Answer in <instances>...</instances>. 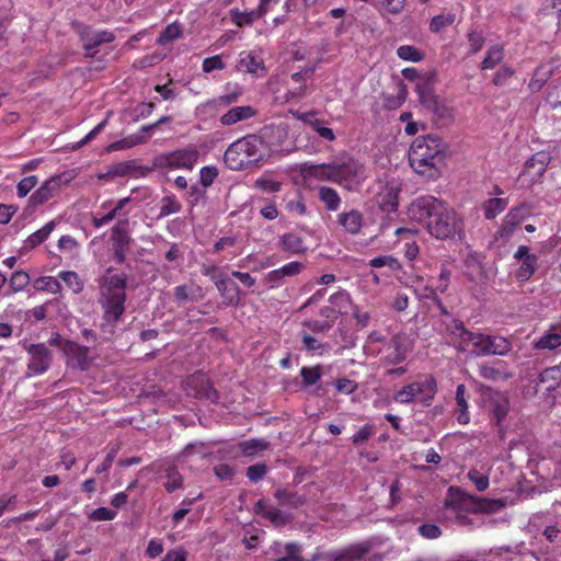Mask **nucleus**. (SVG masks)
I'll list each match as a JSON object with an SVG mask.
<instances>
[{"mask_svg": "<svg viewBox=\"0 0 561 561\" xmlns=\"http://www.w3.org/2000/svg\"><path fill=\"white\" fill-rule=\"evenodd\" d=\"M390 347H392L393 351L387 355L386 362L391 365L402 363L410 351L407 335L403 333L393 335L390 341Z\"/></svg>", "mask_w": 561, "mask_h": 561, "instance_id": "nucleus-22", "label": "nucleus"}, {"mask_svg": "<svg viewBox=\"0 0 561 561\" xmlns=\"http://www.w3.org/2000/svg\"><path fill=\"white\" fill-rule=\"evenodd\" d=\"M470 343L478 350V356H505L512 350V343L503 336L473 333Z\"/></svg>", "mask_w": 561, "mask_h": 561, "instance_id": "nucleus-9", "label": "nucleus"}, {"mask_svg": "<svg viewBox=\"0 0 561 561\" xmlns=\"http://www.w3.org/2000/svg\"><path fill=\"white\" fill-rule=\"evenodd\" d=\"M203 71L208 73L213 70H221L225 68V64L222 62L219 55L207 57L203 60L202 65Z\"/></svg>", "mask_w": 561, "mask_h": 561, "instance_id": "nucleus-63", "label": "nucleus"}, {"mask_svg": "<svg viewBox=\"0 0 561 561\" xmlns=\"http://www.w3.org/2000/svg\"><path fill=\"white\" fill-rule=\"evenodd\" d=\"M27 376L45 374L53 364V352L44 343L28 344L26 347Z\"/></svg>", "mask_w": 561, "mask_h": 561, "instance_id": "nucleus-11", "label": "nucleus"}, {"mask_svg": "<svg viewBox=\"0 0 561 561\" xmlns=\"http://www.w3.org/2000/svg\"><path fill=\"white\" fill-rule=\"evenodd\" d=\"M253 186L256 190L271 194L278 192L282 187V183L271 176L263 175L254 182Z\"/></svg>", "mask_w": 561, "mask_h": 561, "instance_id": "nucleus-51", "label": "nucleus"}, {"mask_svg": "<svg viewBox=\"0 0 561 561\" xmlns=\"http://www.w3.org/2000/svg\"><path fill=\"white\" fill-rule=\"evenodd\" d=\"M280 247L291 254H301L308 251L306 233L290 231L280 237Z\"/></svg>", "mask_w": 561, "mask_h": 561, "instance_id": "nucleus-20", "label": "nucleus"}, {"mask_svg": "<svg viewBox=\"0 0 561 561\" xmlns=\"http://www.w3.org/2000/svg\"><path fill=\"white\" fill-rule=\"evenodd\" d=\"M304 325L312 333H327L332 328V320H308L304 322Z\"/></svg>", "mask_w": 561, "mask_h": 561, "instance_id": "nucleus-59", "label": "nucleus"}, {"mask_svg": "<svg viewBox=\"0 0 561 561\" xmlns=\"http://www.w3.org/2000/svg\"><path fill=\"white\" fill-rule=\"evenodd\" d=\"M417 531L426 539H437L442 536L440 528L435 524H423L419 526Z\"/></svg>", "mask_w": 561, "mask_h": 561, "instance_id": "nucleus-62", "label": "nucleus"}, {"mask_svg": "<svg viewBox=\"0 0 561 561\" xmlns=\"http://www.w3.org/2000/svg\"><path fill=\"white\" fill-rule=\"evenodd\" d=\"M165 478L164 488L168 492H173L183 486V478L178 471L175 467H169L165 469Z\"/></svg>", "mask_w": 561, "mask_h": 561, "instance_id": "nucleus-48", "label": "nucleus"}, {"mask_svg": "<svg viewBox=\"0 0 561 561\" xmlns=\"http://www.w3.org/2000/svg\"><path fill=\"white\" fill-rule=\"evenodd\" d=\"M437 393V383L433 376L427 375L398 390L393 400L401 404L417 402L423 407H430Z\"/></svg>", "mask_w": 561, "mask_h": 561, "instance_id": "nucleus-6", "label": "nucleus"}, {"mask_svg": "<svg viewBox=\"0 0 561 561\" xmlns=\"http://www.w3.org/2000/svg\"><path fill=\"white\" fill-rule=\"evenodd\" d=\"M445 158L444 146L439 138L433 135L417 137L409 151L411 167L420 174L433 175Z\"/></svg>", "mask_w": 561, "mask_h": 561, "instance_id": "nucleus-5", "label": "nucleus"}, {"mask_svg": "<svg viewBox=\"0 0 561 561\" xmlns=\"http://www.w3.org/2000/svg\"><path fill=\"white\" fill-rule=\"evenodd\" d=\"M380 9L390 14H399L403 11L407 0H377Z\"/></svg>", "mask_w": 561, "mask_h": 561, "instance_id": "nucleus-58", "label": "nucleus"}, {"mask_svg": "<svg viewBox=\"0 0 561 561\" xmlns=\"http://www.w3.org/2000/svg\"><path fill=\"white\" fill-rule=\"evenodd\" d=\"M256 114V111L250 105L236 106L230 108L220 117V123L224 126L234 125L239 122L249 119Z\"/></svg>", "mask_w": 561, "mask_h": 561, "instance_id": "nucleus-24", "label": "nucleus"}, {"mask_svg": "<svg viewBox=\"0 0 561 561\" xmlns=\"http://www.w3.org/2000/svg\"><path fill=\"white\" fill-rule=\"evenodd\" d=\"M446 331L459 341L460 344H469L474 332L467 330L458 319H451L446 323Z\"/></svg>", "mask_w": 561, "mask_h": 561, "instance_id": "nucleus-33", "label": "nucleus"}, {"mask_svg": "<svg viewBox=\"0 0 561 561\" xmlns=\"http://www.w3.org/2000/svg\"><path fill=\"white\" fill-rule=\"evenodd\" d=\"M110 266L99 280V302L104 311L103 320L112 325L116 323L125 311L127 276L124 273H114Z\"/></svg>", "mask_w": 561, "mask_h": 561, "instance_id": "nucleus-2", "label": "nucleus"}, {"mask_svg": "<svg viewBox=\"0 0 561 561\" xmlns=\"http://www.w3.org/2000/svg\"><path fill=\"white\" fill-rule=\"evenodd\" d=\"M451 505L455 508H466L472 513H497L506 506V501L502 499H485L473 496L459 488L450 486Z\"/></svg>", "mask_w": 561, "mask_h": 561, "instance_id": "nucleus-7", "label": "nucleus"}, {"mask_svg": "<svg viewBox=\"0 0 561 561\" xmlns=\"http://www.w3.org/2000/svg\"><path fill=\"white\" fill-rule=\"evenodd\" d=\"M551 157L546 151H539L529 158L524 165L518 180L527 186H533L546 173L547 167L550 163Z\"/></svg>", "mask_w": 561, "mask_h": 561, "instance_id": "nucleus-12", "label": "nucleus"}, {"mask_svg": "<svg viewBox=\"0 0 561 561\" xmlns=\"http://www.w3.org/2000/svg\"><path fill=\"white\" fill-rule=\"evenodd\" d=\"M337 222L344 230L351 234H357L363 226V215L360 211L352 209L346 213H341L337 216Z\"/></svg>", "mask_w": 561, "mask_h": 561, "instance_id": "nucleus-27", "label": "nucleus"}, {"mask_svg": "<svg viewBox=\"0 0 561 561\" xmlns=\"http://www.w3.org/2000/svg\"><path fill=\"white\" fill-rule=\"evenodd\" d=\"M146 141V138L141 135H131L124 139L117 140L108 146L110 151L124 150L135 147Z\"/></svg>", "mask_w": 561, "mask_h": 561, "instance_id": "nucleus-50", "label": "nucleus"}, {"mask_svg": "<svg viewBox=\"0 0 561 561\" xmlns=\"http://www.w3.org/2000/svg\"><path fill=\"white\" fill-rule=\"evenodd\" d=\"M399 58L407 61H421L423 59V53L411 45H403L397 49Z\"/></svg>", "mask_w": 561, "mask_h": 561, "instance_id": "nucleus-54", "label": "nucleus"}, {"mask_svg": "<svg viewBox=\"0 0 561 561\" xmlns=\"http://www.w3.org/2000/svg\"><path fill=\"white\" fill-rule=\"evenodd\" d=\"M204 296L203 288L194 283L179 285L174 288V301L179 306L199 301Z\"/></svg>", "mask_w": 561, "mask_h": 561, "instance_id": "nucleus-21", "label": "nucleus"}, {"mask_svg": "<svg viewBox=\"0 0 561 561\" xmlns=\"http://www.w3.org/2000/svg\"><path fill=\"white\" fill-rule=\"evenodd\" d=\"M369 265L375 268L387 266L391 271H398L401 268L400 262L392 255L376 256L370 260Z\"/></svg>", "mask_w": 561, "mask_h": 561, "instance_id": "nucleus-52", "label": "nucleus"}, {"mask_svg": "<svg viewBox=\"0 0 561 561\" xmlns=\"http://www.w3.org/2000/svg\"><path fill=\"white\" fill-rule=\"evenodd\" d=\"M67 182L64 181L62 175L51 176L46 180L30 197L28 205L32 207H36L38 205H43L54 196H56L61 186Z\"/></svg>", "mask_w": 561, "mask_h": 561, "instance_id": "nucleus-16", "label": "nucleus"}, {"mask_svg": "<svg viewBox=\"0 0 561 561\" xmlns=\"http://www.w3.org/2000/svg\"><path fill=\"white\" fill-rule=\"evenodd\" d=\"M117 513L107 507H98L90 515L89 518L92 520H113Z\"/></svg>", "mask_w": 561, "mask_h": 561, "instance_id": "nucleus-64", "label": "nucleus"}, {"mask_svg": "<svg viewBox=\"0 0 561 561\" xmlns=\"http://www.w3.org/2000/svg\"><path fill=\"white\" fill-rule=\"evenodd\" d=\"M181 209H182V205L178 201L175 195H173V194L165 195L161 199L159 218H163V217H167L169 215L176 214Z\"/></svg>", "mask_w": 561, "mask_h": 561, "instance_id": "nucleus-45", "label": "nucleus"}, {"mask_svg": "<svg viewBox=\"0 0 561 561\" xmlns=\"http://www.w3.org/2000/svg\"><path fill=\"white\" fill-rule=\"evenodd\" d=\"M309 169L314 178L337 183L348 191L358 188L366 178L363 164L347 156L331 163L311 165Z\"/></svg>", "mask_w": 561, "mask_h": 561, "instance_id": "nucleus-3", "label": "nucleus"}, {"mask_svg": "<svg viewBox=\"0 0 561 561\" xmlns=\"http://www.w3.org/2000/svg\"><path fill=\"white\" fill-rule=\"evenodd\" d=\"M55 228V221L51 220L37 231L33 232L24 242V248L33 249L43 243Z\"/></svg>", "mask_w": 561, "mask_h": 561, "instance_id": "nucleus-38", "label": "nucleus"}, {"mask_svg": "<svg viewBox=\"0 0 561 561\" xmlns=\"http://www.w3.org/2000/svg\"><path fill=\"white\" fill-rule=\"evenodd\" d=\"M34 287L36 290L48 291L50 294H58L61 291V284L58 277L42 276L35 279Z\"/></svg>", "mask_w": 561, "mask_h": 561, "instance_id": "nucleus-41", "label": "nucleus"}, {"mask_svg": "<svg viewBox=\"0 0 561 561\" xmlns=\"http://www.w3.org/2000/svg\"><path fill=\"white\" fill-rule=\"evenodd\" d=\"M446 331L459 341L460 344H469L474 332L467 330L458 319H451L446 323Z\"/></svg>", "mask_w": 561, "mask_h": 561, "instance_id": "nucleus-34", "label": "nucleus"}, {"mask_svg": "<svg viewBox=\"0 0 561 561\" xmlns=\"http://www.w3.org/2000/svg\"><path fill=\"white\" fill-rule=\"evenodd\" d=\"M503 59V49L501 46L495 45L492 46L484 59L481 62L482 69H493L496 65H499Z\"/></svg>", "mask_w": 561, "mask_h": 561, "instance_id": "nucleus-49", "label": "nucleus"}, {"mask_svg": "<svg viewBox=\"0 0 561 561\" xmlns=\"http://www.w3.org/2000/svg\"><path fill=\"white\" fill-rule=\"evenodd\" d=\"M217 176L218 170L216 167H203L199 171V181L204 187L210 186Z\"/></svg>", "mask_w": 561, "mask_h": 561, "instance_id": "nucleus-60", "label": "nucleus"}, {"mask_svg": "<svg viewBox=\"0 0 561 561\" xmlns=\"http://www.w3.org/2000/svg\"><path fill=\"white\" fill-rule=\"evenodd\" d=\"M185 389L188 396L197 399H206L211 402H216L219 399L218 391L202 374L190 377L186 381Z\"/></svg>", "mask_w": 561, "mask_h": 561, "instance_id": "nucleus-15", "label": "nucleus"}, {"mask_svg": "<svg viewBox=\"0 0 561 561\" xmlns=\"http://www.w3.org/2000/svg\"><path fill=\"white\" fill-rule=\"evenodd\" d=\"M181 34H182L181 27L178 24L173 23V24L168 25L164 28V31L158 37L157 42L160 45H167L170 42L179 38L181 36Z\"/></svg>", "mask_w": 561, "mask_h": 561, "instance_id": "nucleus-55", "label": "nucleus"}, {"mask_svg": "<svg viewBox=\"0 0 561 561\" xmlns=\"http://www.w3.org/2000/svg\"><path fill=\"white\" fill-rule=\"evenodd\" d=\"M318 197L324 204L328 210L335 211L340 208L341 197L334 188L329 186H320L318 188Z\"/></svg>", "mask_w": 561, "mask_h": 561, "instance_id": "nucleus-35", "label": "nucleus"}, {"mask_svg": "<svg viewBox=\"0 0 561 561\" xmlns=\"http://www.w3.org/2000/svg\"><path fill=\"white\" fill-rule=\"evenodd\" d=\"M77 33L85 50H93L102 44L112 43L115 39L113 32L96 30L84 24L78 25Z\"/></svg>", "mask_w": 561, "mask_h": 561, "instance_id": "nucleus-13", "label": "nucleus"}, {"mask_svg": "<svg viewBox=\"0 0 561 561\" xmlns=\"http://www.w3.org/2000/svg\"><path fill=\"white\" fill-rule=\"evenodd\" d=\"M537 204L533 201H523L510 209L504 218L502 231L511 234L515 227L535 214Z\"/></svg>", "mask_w": 561, "mask_h": 561, "instance_id": "nucleus-14", "label": "nucleus"}, {"mask_svg": "<svg viewBox=\"0 0 561 561\" xmlns=\"http://www.w3.org/2000/svg\"><path fill=\"white\" fill-rule=\"evenodd\" d=\"M64 353L69 357L68 366L85 371L90 367L89 347L79 345L73 341H66L62 345Z\"/></svg>", "mask_w": 561, "mask_h": 561, "instance_id": "nucleus-18", "label": "nucleus"}, {"mask_svg": "<svg viewBox=\"0 0 561 561\" xmlns=\"http://www.w3.org/2000/svg\"><path fill=\"white\" fill-rule=\"evenodd\" d=\"M58 279L65 282L68 288L75 293L79 294L83 290V280L79 277V275L73 271H62L58 274Z\"/></svg>", "mask_w": 561, "mask_h": 561, "instance_id": "nucleus-43", "label": "nucleus"}, {"mask_svg": "<svg viewBox=\"0 0 561 561\" xmlns=\"http://www.w3.org/2000/svg\"><path fill=\"white\" fill-rule=\"evenodd\" d=\"M231 21L238 26L251 25L261 15L256 10L241 11L237 8L230 10Z\"/></svg>", "mask_w": 561, "mask_h": 561, "instance_id": "nucleus-40", "label": "nucleus"}, {"mask_svg": "<svg viewBox=\"0 0 561 561\" xmlns=\"http://www.w3.org/2000/svg\"><path fill=\"white\" fill-rule=\"evenodd\" d=\"M415 89L419 95V101L427 110L442 118H448L451 116L450 108L440 103L437 95H435L432 78L422 77L416 81Z\"/></svg>", "mask_w": 561, "mask_h": 561, "instance_id": "nucleus-10", "label": "nucleus"}, {"mask_svg": "<svg viewBox=\"0 0 561 561\" xmlns=\"http://www.w3.org/2000/svg\"><path fill=\"white\" fill-rule=\"evenodd\" d=\"M268 446L270 443L264 438H251L239 444L241 453L247 457H253L266 450Z\"/></svg>", "mask_w": 561, "mask_h": 561, "instance_id": "nucleus-37", "label": "nucleus"}, {"mask_svg": "<svg viewBox=\"0 0 561 561\" xmlns=\"http://www.w3.org/2000/svg\"><path fill=\"white\" fill-rule=\"evenodd\" d=\"M322 375L323 370L321 365H316L312 367L305 366L300 369V376L305 387L316 385L321 379Z\"/></svg>", "mask_w": 561, "mask_h": 561, "instance_id": "nucleus-44", "label": "nucleus"}, {"mask_svg": "<svg viewBox=\"0 0 561 561\" xmlns=\"http://www.w3.org/2000/svg\"><path fill=\"white\" fill-rule=\"evenodd\" d=\"M263 517L271 520L276 527H283L293 520V516L279 508L270 507L263 513Z\"/></svg>", "mask_w": 561, "mask_h": 561, "instance_id": "nucleus-42", "label": "nucleus"}, {"mask_svg": "<svg viewBox=\"0 0 561 561\" xmlns=\"http://www.w3.org/2000/svg\"><path fill=\"white\" fill-rule=\"evenodd\" d=\"M375 205L387 215L396 214L399 204L401 185L398 180H379L375 184Z\"/></svg>", "mask_w": 561, "mask_h": 561, "instance_id": "nucleus-8", "label": "nucleus"}, {"mask_svg": "<svg viewBox=\"0 0 561 561\" xmlns=\"http://www.w3.org/2000/svg\"><path fill=\"white\" fill-rule=\"evenodd\" d=\"M371 549L369 541L346 546L327 554L328 561H360Z\"/></svg>", "mask_w": 561, "mask_h": 561, "instance_id": "nucleus-19", "label": "nucleus"}, {"mask_svg": "<svg viewBox=\"0 0 561 561\" xmlns=\"http://www.w3.org/2000/svg\"><path fill=\"white\" fill-rule=\"evenodd\" d=\"M30 283V276L26 272L16 271L11 275L9 287L12 291L18 293L23 290Z\"/></svg>", "mask_w": 561, "mask_h": 561, "instance_id": "nucleus-53", "label": "nucleus"}, {"mask_svg": "<svg viewBox=\"0 0 561 561\" xmlns=\"http://www.w3.org/2000/svg\"><path fill=\"white\" fill-rule=\"evenodd\" d=\"M267 473V467L264 463H255L247 468V477L252 482H257Z\"/></svg>", "mask_w": 561, "mask_h": 561, "instance_id": "nucleus-61", "label": "nucleus"}, {"mask_svg": "<svg viewBox=\"0 0 561 561\" xmlns=\"http://www.w3.org/2000/svg\"><path fill=\"white\" fill-rule=\"evenodd\" d=\"M301 341L304 348L308 352H314L318 353L319 355H322L324 352L330 350V345L328 343H321L319 340L311 336L307 332L302 333Z\"/></svg>", "mask_w": 561, "mask_h": 561, "instance_id": "nucleus-47", "label": "nucleus"}, {"mask_svg": "<svg viewBox=\"0 0 561 561\" xmlns=\"http://www.w3.org/2000/svg\"><path fill=\"white\" fill-rule=\"evenodd\" d=\"M507 198H489L482 203V210L484 218L488 220L494 219L497 215L504 211L507 207Z\"/></svg>", "mask_w": 561, "mask_h": 561, "instance_id": "nucleus-32", "label": "nucleus"}, {"mask_svg": "<svg viewBox=\"0 0 561 561\" xmlns=\"http://www.w3.org/2000/svg\"><path fill=\"white\" fill-rule=\"evenodd\" d=\"M239 64L241 69L256 77H263L266 73L263 59L252 53H241Z\"/></svg>", "mask_w": 561, "mask_h": 561, "instance_id": "nucleus-26", "label": "nucleus"}, {"mask_svg": "<svg viewBox=\"0 0 561 561\" xmlns=\"http://www.w3.org/2000/svg\"><path fill=\"white\" fill-rule=\"evenodd\" d=\"M553 67L548 65L539 66L531 78L528 88L533 93L540 91L547 80L552 76Z\"/></svg>", "mask_w": 561, "mask_h": 561, "instance_id": "nucleus-36", "label": "nucleus"}, {"mask_svg": "<svg viewBox=\"0 0 561 561\" xmlns=\"http://www.w3.org/2000/svg\"><path fill=\"white\" fill-rule=\"evenodd\" d=\"M520 266L515 272V278L518 282L528 280L537 270L538 257H531L527 261H520Z\"/></svg>", "mask_w": 561, "mask_h": 561, "instance_id": "nucleus-46", "label": "nucleus"}, {"mask_svg": "<svg viewBox=\"0 0 561 561\" xmlns=\"http://www.w3.org/2000/svg\"><path fill=\"white\" fill-rule=\"evenodd\" d=\"M454 20H455L454 15H445V14L436 15L431 20L430 28L434 33H439L445 27L451 25L454 23Z\"/></svg>", "mask_w": 561, "mask_h": 561, "instance_id": "nucleus-57", "label": "nucleus"}, {"mask_svg": "<svg viewBox=\"0 0 561 561\" xmlns=\"http://www.w3.org/2000/svg\"><path fill=\"white\" fill-rule=\"evenodd\" d=\"M242 88L234 84L233 89L229 93H226L213 100H208L207 102L203 103L199 107L210 110H219L222 107H227L233 103H237L240 96L242 95Z\"/></svg>", "mask_w": 561, "mask_h": 561, "instance_id": "nucleus-25", "label": "nucleus"}, {"mask_svg": "<svg viewBox=\"0 0 561 561\" xmlns=\"http://www.w3.org/2000/svg\"><path fill=\"white\" fill-rule=\"evenodd\" d=\"M199 158V152L195 148H186L175 150L165 154L163 163L168 168L172 169H187L192 170Z\"/></svg>", "mask_w": 561, "mask_h": 561, "instance_id": "nucleus-17", "label": "nucleus"}, {"mask_svg": "<svg viewBox=\"0 0 561 561\" xmlns=\"http://www.w3.org/2000/svg\"><path fill=\"white\" fill-rule=\"evenodd\" d=\"M215 286L225 299L226 305L239 306L241 304L239 286L236 283L230 282L226 275L218 279Z\"/></svg>", "mask_w": 561, "mask_h": 561, "instance_id": "nucleus-23", "label": "nucleus"}, {"mask_svg": "<svg viewBox=\"0 0 561 561\" xmlns=\"http://www.w3.org/2000/svg\"><path fill=\"white\" fill-rule=\"evenodd\" d=\"M561 345V333L547 332L534 341V348L553 351Z\"/></svg>", "mask_w": 561, "mask_h": 561, "instance_id": "nucleus-39", "label": "nucleus"}, {"mask_svg": "<svg viewBox=\"0 0 561 561\" xmlns=\"http://www.w3.org/2000/svg\"><path fill=\"white\" fill-rule=\"evenodd\" d=\"M409 214L438 240L460 237L463 233L462 217L447 203L433 196L416 198L410 205Z\"/></svg>", "mask_w": 561, "mask_h": 561, "instance_id": "nucleus-1", "label": "nucleus"}, {"mask_svg": "<svg viewBox=\"0 0 561 561\" xmlns=\"http://www.w3.org/2000/svg\"><path fill=\"white\" fill-rule=\"evenodd\" d=\"M129 222L127 219L119 220L112 228V242L113 248L130 249L131 239L128 233Z\"/></svg>", "mask_w": 561, "mask_h": 561, "instance_id": "nucleus-29", "label": "nucleus"}, {"mask_svg": "<svg viewBox=\"0 0 561 561\" xmlns=\"http://www.w3.org/2000/svg\"><path fill=\"white\" fill-rule=\"evenodd\" d=\"M466 386L458 385L456 390V404H457V421L460 424H468L470 422V415L468 412V403L466 400Z\"/></svg>", "mask_w": 561, "mask_h": 561, "instance_id": "nucleus-31", "label": "nucleus"}, {"mask_svg": "<svg viewBox=\"0 0 561 561\" xmlns=\"http://www.w3.org/2000/svg\"><path fill=\"white\" fill-rule=\"evenodd\" d=\"M38 179L35 175L23 178L16 185L18 196L25 197L37 184Z\"/></svg>", "mask_w": 561, "mask_h": 561, "instance_id": "nucleus-56", "label": "nucleus"}, {"mask_svg": "<svg viewBox=\"0 0 561 561\" xmlns=\"http://www.w3.org/2000/svg\"><path fill=\"white\" fill-rule=\"evenodd\" d=\"M490 409L492 417L495 420L496 424L500 426L502 421L507 416L510 411V400L503 393H495L490 401Z\"/></svg>", "mask_w": 561, "mask_h": 561, "instance_id": "nucleus-28", "label": "nucleus"}, {"mask_svg": "<svg viewBox=\"0 0 561 561\" xmlns=\"http://www.w3.org/2000/svg\"><path fill=\"white\" fill-rule=\"evenodd\" d=\"M274 497L282 506H287L289 508H298L307 502L305 495H300L297 492L289 491L287 489H277L274 493Z\"/></svg>", "mask_w": 561, "mask_h": 561, "instance_id": "nucleus-30", "label": "nucleus"}, {"mask_svg": "<svg viewBox=\"0 0 561 561\" xmlns=\"http://www.w3.org/2000/svg\"><path fill=\"white\" fill-rule=\"evenodd\" d=\"M267 156L268 148L263 138L248 135L228 147L224 160L230 170L240 171L257 164Z\"/></svg>", "mask_w": 561, "mask_h": 561, "instance_id": "nucleus-4", "label": "nucleus"}]
</instances>
